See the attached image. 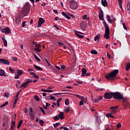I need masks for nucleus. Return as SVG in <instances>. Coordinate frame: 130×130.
Instances as JSON below:
<instances>
[{
    "label": "nucleus",
    "mask_w": 130,
    "mask_h": 130,
    "mask_svg": "<svg viewBox=\"0 0 130 130\" xmlns=\"http://www.w3.org/2000/svg\"><path fill=\"white\" fill-rule=\"evenodd\" d=\"M105 130H113V127L112 125H110L108 127H106Z\"/></svg>",
    "instance_id": "473e14b6"
},
{
    "label": "nucleus",
    "mask_w": 130,
    "mask_h": 130,
    "mask_svg": "<svg viewBox=\"0 0 130 130\" xmlns=\"http://www.w3.org/2000/svg\"><path fill=\"white\" fill-rule=\"evenodd\" d=\"M8 102H6L5 104L0 106V108H4L8 104Z\"/></svg>",
    "instance_id": "79ce46f5"
},
{
    "label": "nucleus",
    "mask_w": 130,
    "mask_h": 130,
    "mask_svg": "<svg viewBox=\"0 0 130 130\" xmlns=\"http://www.w3.org/2000/svg\"><path fill=\"white\" fill-rule=\"evenodd\" d=\"M12 59L13 60V61H17L18 60V58L17 57L12 56Z\"/></svg>",
    "instance_id": "c03bdc74"
},
{
    "label": "nucleus",
    "mask_w": 130,
    "mask_h": 130,
    "mask_svg": "<svg viewBox=\"0 0 130 130\" xmlns=\"http://www.w3.org/2000/svg\"><path fill=\"white\" fill-rule=\"evenodd\" d=\"M23 73H24L23 71L18 70V71H17V74H18V75H19V76H20V75H22Z\"/></svg>",
    "instance_id": "7c9ffc66"
},
{
    "label": "nucleus",
    "mask_w": 130,
    "mask_h": 130,
    "mask_svg": "<svg viewBox=\"0 0 130 130\" xmlns=\"http://www.w3.org/2000/svg\"><path fill=\"white\" fill-rule=\"evenodd\" d=\"M105 34L104 37L106 39H108L109 38H110V30L108 25L105 26Z\"/></svg>",
    "instance_id": "20e7f679"
},
{
    "label": "nucleus",
    "mask_w": 130,
    "mask_h": 130,
    "mask_svg": "<svg viewBox=\"0 0 130 130\" xmlns=\"http://www.w3.org/2000/svg\"><path fill=\"white\" fill-rule=\"evenodd\" d=\"M11 125L13 126H15V120L12 121Z\"/></svg>",
    "instance_id": "bf43d9fd"
},
{
    "label": "nucleus",
    "mask_w": 130,
    "mask_h": 130,
    "mask_svg": "<svg viewBox=\"0 0 130 130\" xmlns=\"http://www.w3.org/2000/svg\"><path fill=\"white\" fill-rule=\"evenodd\" d=\"M0 63L6 65H9L10 64V62L8 60L4 58L0 59Z\"/></svg>",
    "instance_id": "9b49d317"
},
{
    "label": "nucleus",
    "mask_w": 130,
    "mask_h": 130,
    "mask_svg": "<svg viewBox=\"0 0 130 130\" xmlns=\"http://www.w3.org/2000/svg\"><path fill=\"white\" fill-rule=\"evenodd\" d=\"M122 102H123V106L124 107V108L125 109L130 108V105L128 103V101H127V99L124 98Z\"/></svg>",
    "instance_id": "39448f33"
},
{
    "label": "nucleus",
    "mask_w": 130,
    "mask_h": 130,
    "mask_svg": "<svg viewBox=\"0 0 130 130\" xmlns=\"http://www.w3.org/2000/svg\"><path fill=\"white\" fill-rule=\"evenodd\" d=\"M22 123H23L22 120H20L19 121L18 124V126H17V129H19L20 127V126H21V125H22Z\"/></svg>",
    "instance_id": "cd10ccee"
},
{
    "label": "nucleus",
    "mask_w": 130,
    "mask_h": 130,
    "mask_svg": "<svg viewBox=\"0 0 130 130\" xmlns=\"http://www.w3.org/2000/svg\"><path fill=\"white\" fill-rule=\"evenodd\" d=\"M119 73L118 70H114V71L111 72V73H109L106 75L105 78L107 80L113 81L116 78V75Z\"/></svg>",
    "instance_id": "f257e3e1"
},
{
    "label": "nucleus",
    "mask_w": 130,
    "mask_h": 130,
    "mask_svg": "<svg viewBox=\"0 0 130 130\" xmlns=\"http://www.w3.org/2000/svg\"><path fill=\"white\" fill-rule=\"evenodd\" d=\"M116 127H117L118 129L119 128V127H121V124L120 123H118L117 125H116Z\"/></svg>",
    "instance_id": "8fccbe9b"
},
{
    "label": "nucleus",
    "mask_w": 130,
    "mask_h": 130,
    "mask_svg": "<svg viewBox=\"0 0 130 130\" xmlns=\"http://www.w3.org/2000/svg\"><path fill=\"white\" fill-rule=\"evenodd\" d=\"M66 68L65 65H61V69L64 70Z\"/></svg>",
    "instance_id": "774afa93"
},
{
    "label": "nucleus",
    "mask_w": 130,
    "mask_h": 130,
    "mask_svg": "<svg viewBox=\"0 0 130 130\" xmlns=\"http://www.w3.org/2000/svg\"><path fill=\"white\" fill-rule=\"evenodd\" d=\"M113 97L115 100H122L124 99L122 96V95H121L120 93L118 92H114V93L113 92Z\"/></svg>",
    "instance_id": "7ed1b4c3"
},
{
    "label": "nucleus",
    "mask_w": 130,
    "mask_h": 130,
    "mask_svg": "<svg viewBox=\"0 0 130 130\" xmlns=\"http://www.w3.org/2000/svg\"><path fill=\"white\" fill-rule=\"evenodd\" d=\"M61 13L62 14V15H63V16H64L67 19H69V20L71 19L70 16H69L66 13L64 12H61Z\"/></svg>",
    "instance_id": "4468645a"
},
{
    "label": "nucleus",
    "mask_w": 130,
    "mask_h": 130,
    "mask_svg": "<svg viewBox=\"0 0 130 130\" xmlns=\"http://www.w3.org/2000/svg\"><path fill=\"white\" fill-rule=\"evenodd\" d=\"M9 70L11 72H12V73H15V70L12 69L11 68H9Z\"/></svg>",
    "instance_id": "052dcab7"
},
{
    "label": "nucleus",
    "mask_w": 130,
    "mask_h": 130,
    "mask_svg": "<svg viewBox=\"0 0 130 130\" xmlns=\"http://www.w3.org/2000/svg\"><path fill=\"white\" fill-rule=\"evenodd\" d=\"M75 35H76L78 37H79V38H81V39H83V38L84 37V36L78 34L77 32H75Z\"/></svg>",
    "instance_id": "2f4dec72"
},
{
    "label": "nucleus",
    "mask_w": 130,
    "mask_h": 130,
    "mask_svg": "<svg viewBox=\"0 0 130 130\" xmlns=\"http://www.w3.org/2000/svg\"><path fill=\"white\" fill-rule=\"evenodd\" d=\"M26 21L23 22L22 23V27H24L26 26Z\"/></svg>",
    "instance_id": "0e129e2a"
},
{
    "label": "nucleus",
    "mask_w": 130,
    "mask_h": 130,
    "mask_svg": "<svg viewBox=\"0 0 130 130\" xmlns=\"http://www.w3.org/2000/svg\"><path fill=\"white\" fill-rule=\"evenodd\" d=\"M59 124H60L59 123H56L55 124H53V126L55 128V127H57V126H59Z\"/></svg>",
    "instance_id": "09e8293b"
},
{
    "label": "nucleus",
    "mask_w": 130,
    "mask_h": 130,
    "mask_svg": "<svg viewBox=\"0 0 130 130\" xmlns=\"http://www.w3.org/2000/svg\"><path fill=\"white\" fill-rule=\"evenodd\" d=\"M70 101L69 99H66L65 100V102H64V103H65V105L66 106H69L70 105Z\"/></svg>",
    "instance_id": "c9c22d12"
},
{
    "label": "nucleus",
    "mask_w": 130,
    "mask_h": 130,
    "mask_svg": "<svg viewBox=\"0 0 130 130\" xmlns=\"http://www.w3.org/2000/svg\"><path fill=\"white\" fill-rule=\"evenodd\" d=\"M0 76H6L5 71L3 70H0Z\"/></svg>",
    "instance_id": "b1692460"
},
{
    "label": "nucleus",
    "mask_w": 130,
    "mask_h": 130,
    "mask_svg": "<svg viewBox=\"0 0 130 130\" xmlns=\"http://www.w3.org/2000/svg\"><path fill=\"white\" fill-rule=\"evenodd\" d=\"M27 86H28V82H25V83L21 84L20 88H25L26 87H27Z\"/></svg>",
    "instance_id": "a211bd4d"
},
{
    "label": "nucleus",
    "mask_w": 130,
    "mask_h": 130,
    "mask_svg": "<svg viewBox=\"0 0 130 130\" xmlns=\"http://www.w3.org/2000/svg\"><path fill=\"white\" fill-rule=\"evenodd\" d=\"M32 44L35 45L36 48H41V45L40 44H38L37 42H32Z\"/></svg>",
    "instance_id": "f3484780"
},
{
    "label": "nucleus",
    "mask_w": 130,
    "mask_h": 130,
    "mask_svg": "<svg viewBox=\"0 0 130 130\" xmlns=\"http://www.w3.org/2000/svg\"><path fill=\"white\" fill-rule=\"evenodd\" d=\"M1 31L2 32L5 33V34H10L11 33V30L9 27H6L4 28H2L1 27H0Z\"/></svg>",
    "instance_id": "0eeeda50"
},
{
    "label": "nucleus",
    "mask_w": 130,
    "mask_h": 130,
    "mask_svg": "<svg viewBox=\"0 0 130 130\" xmlns=\"http://www.w3.org/2000/svg\"><path fill=\"white\" fill-rule=\"evenodd\" d=\"M49 97H50V99L51 100H53L54 101L56 100V99L54 96H49Z\"/></svg>",
    "instance_id": "864d4df0"
},
{
    "label": "nucleus",
    "mask_w": 130,
    "mask_h": 130,
    "mask_svg": "<svg viewBox=\"0 0 130 130\" xmlns=\"http://www.w3.org/2000/svg\"><path fill=\"white\" fill-rule=\"evenodd\" d=\"M106 117H107L108 118L111 117V118H115L114 116H113V115H112V114H110V113L106 114Z\"/></svg>",
    "instance_id": "c756f323"
},
{
    "label": "nucleus",
    "mask_w": 130,
    "mask_h": 130,
    "mask_svg": "<svg viewBox=\"0 0 130 130\" xmlns=\"http://www.w3.org/2000/svg\"><path fill=\"white\" fill-rule=\"evenodd\" d=\"M21 90H19V91L18 92H17V93L16 94V95H15V99H17V100H18V98H19V93L20 92Z\"/></svg>",
    "instance_id": "37998d69"
},
{
    "label": "nucleus",
    "mask_w": 130,
    "mask_h": 130,
    "mask_svg": "<svg viewBox=\"0 0 130 130\" xmlns=\"http://www.w3.org/2000/svg\"><path fill=\"white\" fill-rule=\"evenodd\" d=\"M86 73H87V70L84 68L82 69V75H81V76H85Z\"/></svg>",
    "instance_id": "6ab92c4d"
},
{
    "label": "nucleus",
    "mask_w": 130,
    "mask_h": 130,
    "mask_svg": "<svg viewBox=\"0 0 130 130\" xmlns=\"http://www.w3.org/2000/svg\"><path fill=\"white\" fill-rule=\"evenodd\" d=\"M71 109V108H70V107H67L66 109H64L65 112L67 113H69Z\"/></svg>",
    "instance_id": "c85d7f7f"
},
{
    "label": "nucleus",
    "mask_w": 130,
    "mask_h": 130,
    "mask_svg": "<svg viewBox=\"0 0 130 130\" xmlns=\"http://www.w3.org/2000/svg\"><path fill=\"white\" fill-rule=\"evenodd\" d=\"M30 74L33 76L34 78H35L36 79H37L38 80V79H39V76L36 75L35 73L30 72Z\"/></svg>",
    "instance_id": "5701e85b"
},
{
    "label": "nucleus",
    "mask_w": 130,
    "mask_h": 130,
    "mask_svg": "<svg viewBox=\"0 0 130 130\" xmlns=\"http://www.w3.org/2000/svg\"><path fill=\"white\" fill-rule=\"evenodd\" d=\"M22 13L24 14L25 16L28 15V9H25L22 11Z\"/></svg>",
    "instance_id": "393cba45"
},
{
    "label": "nucleus",
    "mask_w": 130,
    "mask_h": 130,
    "mask_svg": "<svg viewBox=\"0 0 130 130\" xmlns=\"http://www.w3.org/2000/svg\"><path fill=\"white\" fill-rule=\"evenodd\" d=\"M122 25H123V26L124 29L126 31H127V28H126L125 25L124 24V23H122Z\"/></svg>",
    "instance_id": "680f3d73"
},
{
    "label": "nucleus",
    "mask_w": 130,
    "mask_h": 130,
    "mask_svg": "<svg viewBox=\"0 0 130 130\" xmlns=\"http://www.w3.org/2000/svg\"><path fill=\"white\" fill-rule=\"evenodd\" d=\"M76 82H77V83L79 84H82L83 83V82L82 81H80L79 80H76Z\"/></svg>",
    "instance_id": "de8ad7c7"
},
{
    "label": "nucleus",
    "mask_w": 130,
    "mask_h": 130,
    "mask_svg": "<svg viewBox=\"0 0 130 130\" xmlns=\"http://www.w3.org/2000/svg\"><path fill=\"white\" fill-rule=\"evenodd\" d=\"M41 91L42 92H52L53 91V90H49V89H41Z\"/></svg>",
    "instance_id": "bb28decb"
},
{
    "label": "nucleus",
    "mask_w": 130,
    "mask_h": 130,
    "mask_svg": "<svg viewBox=\"0 0 130 130\" xmlns=\"http://www.w3.org/2000/svg\"><path fill=\"white\" fill-rule=\"evenodd\" d=\"M18 101V99H15V100H14V103H13V106L16 105L17 104Z\"/></svg>",
    "instance_id": "e2e57ef3"
},
{
    "label": "nucleus",
    "mask_w": 130,
    "mask_h": 130,
    "mask_svg": "<svg viewBox=\"0 0 130 130\" xmlns=\"http://www.w3.org/2000/svg\"><path fill=\"white\" fill-rule=\"evenodd\" d=\"M90 53H91V54H98V52H97L96 50H92L90 51Z\"/></svg>",
    "instance_id": "e433bc0d"
},
{
    "label": "nucleus",
    "mask_w": 130,
    "mask_h": 130,
    "mask_svg": "<svg viewBox=\"0 0 130 130\" xmlns=\"http://www.w3.org/2000/svg\"><path fill=\"white\" fill-rule=\"evenodd\" d=\"M99 16L104 17L103 11L102 9H100V11L99 12Z\"/></svg>",
    "instance_id": "58836bf2"
},
{
    "label": "nucleus",
    "mask_w": 130,
    "mask_h": 130,
    "mask_svg": "<svg viewBox=\"0 0 130 130\" xmlns=\"http://www.w3.org/2000/svg\"><path fill=\"white\" fill-rule=\"evenodd\" d=\"M35 99L37 101H40V99H39V97L37 95H36L35 96Z\"/></svg>",
    "instance_id": "6e6d98bb"
},
{
    "label": "nucleus",
    "mask_w": 130,
    "mask_h": 130,
    "mask_svg": "<svg viewBox=\"0 0 130 130\" xmlns=\"http://www.w3.org/2000/svg\"><path fill=\"white\" fill-rule=\"evenodd\" d=\"M114 92H107L103 96L106 99H111L113 97Z\"/></svg>",
    "instance_id": "423d86ee"
},
{
    "label": "nucleus",
    "mask_w": 130,
    "mask_h": 130,
    "mask_svg": "<svg viewBox=\"0 0 130 130\" xmlns=\"http://www.w3.org/2000/svg\"><path fill=\"white\" fill-rule=\"evenodd\" d=\"M45 22V20L42 17H40L39 19V22H38V27H41L42 25Z\"/></svg>",
    "instance_id": "6e6552de"
},
{
    "label": "nucleus",
    "mask_w": 130,
    "mask_h": 130,
    "mask_svg": "<svg viewBox=\"0 0 130 130\" xmlns=\"http://www.w3.org/2000/svg\"><path fill=\"white\" fill-rule=\"evenodd\" d=\"M58 117H59V118L61 119H63L65 118V117L64 116V114H63V112H62V111H60L59 112V114L58 115Z\"/></svg>",
    "instance_id": "ddd939ff"
},
{
    "label": "nucleus",
    "mask_w": 130,
    "mask_h": 130,
    "mask_svg": "<svg viewBox=\"0 0 130 130\" xmlns=\"http://www.w3.org/2000/svg\"><path fill=\"white\" fill-rule=\"evenodd\" d=\"M59 119V117L57 116H56L54 118V120L55 121H57Z\"/></svg>",
    "instance_id": "13d9d810"
},
{
    "label": "nucleus",
    "mask_w": 130,
    "mask_h": 130,
    "mask_svg": "<svg viewBox=\"0 0 130 130\" xmlns=\"http://www.w3.org/2000/svg\"><path fill=\"white\" fill-rule=\"evenodd\" d=\"M99 19L100 20H103V24H104L105 26L108 25V24H107V22L105 21V20L104 18V16H99Z\"/></svg>",
    "instance_id": "2eb2a0df"
},
{
    "label": "nucleus",
    "mask_w": 130,
    "mask_h": 130,
    "mask_svg": "<svg viewBox=\"0 0 130 130\" xmlns=\"http://www.w3.org/2000/svg\"><path fill=\"white\" fill-rule=\"evenodd\" d=\"M29 115L31 119L34 120L35 119V117L33 116V114H29Z\"/></svg>",
    "instance_id": "69168bd1"
},
{
    "label": "nucleus",
    "mask_w": 130,
    "mask_h": 130,
    "mask_svg": "<svg viewBox=\"0 0 130 130\" xmlns=\"http://www.w3.org/2000/svg\"><path fill=\"white\" fill-rule=\"evenodd\" d=\"M38 61H41L40 58H39L36 55H35V58Z\"/></svg>",
    "instance_id": "4d7b16f0"
},
{
    "label": "nucleus",
    "mask_w": 130,
    "mask_h": 130,
    "mask_svg": "<svg viewBox=\"0 0 130 130\" xmlns=\"http://www.w3.org/2000/svg\"><path fill=\"white\" fill-rule=\"evenodd\" d=\"M39 122H40V124L41 125V126H43L44 121L43 120H40Z\"/></svg>",
    "instance_id": "49530a36"
},
{
    "label": "nucleus",
    "mask_w": 130,
    "mask_h": 130,
    "mask_svg": "<svg viewBox=\"0 0 130 130\" xmlns=\"http://www.w3.org/2000/svg\"><path fill=\"white\" fill-rule=\"evenodd\" d=\"M69 7L73 10H76L78 8V4L75 0H71L69 3Z\"/></svg>",
    "instance_id": "f03ea898"
},
{
    "label": "nucleus",
    "mask_w": 130,
    "mask_h": 130,
    "mask_svg": "<svg viewBox=\"0 0 130 130\" xmlns=\"http://www.w3.org/2000/svg\"><path fill=\"white\" fill-rule=\"evenodd\" d=\"M67 14L71 16V17H72L73 19L76 18V16L75 15H74L73 14H72L70 13L67 12Z\"/></svg>",
    "instance_id": "a19ab883"
},
{
    "label": "nucleus",
    "mask_w": 130,
    "mask_h": 130,
    "mask_svg": "<svg viewBox=\"0 0 130 130\" xmlns=\"http://www.w3.org/2000/svg\"><path fill=\"white\" fill-rule=\"evenodd\" d=\"M106 17H107V20H108V22L110 23H112V22H113V20H112L111 19L110 16L109 15H107Z\"/></svg>",
    "instance_id": "412c9836"
},
{
    "label": "nucleus",
    "mask_w": 130,
    "mask_h": 130,
    "mask_svg": "<svg viewBox=\"0 0 130 130\" xmlns=\"http://www.w3.org/2000/svg\"><path fill=\"white\" fill-rule=\"evenodd\" d=\"M22 19L21 18V17H19L18 16H17V17H16L15 18V23L17 25H20Z\"/></svg>",
    "instance_id": "f8f14e48"
},
{
    "label": "nucleus",
    "mask_w": 130,
    "mask_h": 130,
    "mask_svg": "<svg viewBox=\"0 0 130 130\" xmlns=\"http://www.w3.org/2000/svg\"><path fill=\"white\" fill-rule=\"evenodd\" d=\"M87 15H83V17H82V19H83V20H84V19H87Z\"/></svg>",
    "instance_id": "338daca9"
},
{
    "label": "nucleus",
    "mask_w": 130,
    "mask_h": 130,
    "mask_svg": "<svg viewBox=\"0 0 130 130\" xmlns=\"http://www.w3.org/2000/svg\"><path fill=\"white\" fill-rule=\"evenodd\" d=\"M119 7H120V8L122 10V12H124V10L122 8V4H119Z\"/></svg>",
    "instance_id": "5fc2aeb1"
},
{
    "label": "nucleus",
    "mask_w": 130,
    "mask_h": 130,
    "mask_svg": "<svg viewBox=\"0 0 130 130\" xmlns=\"http://www.w3.org/2000/svg\"><path fill=\"white\" fill-rule=\"evenodd\" d=\"M102 5L104 7H107L108 6V3L106 0H102L101 1Z\"/></svg>",
    "instance_id": "dca6fc26"
},
{
    "label": "nucleus",
    "mask_w": 130,
    "mask_h": 130,
    "mask_svg": "<svg viewBox=\"0 0 130 130\" xmlns=\"http://www.w3.org/2000/svg\"><path fill=\"white\" fill-rule=\"evenodd\" d=\"M9 95H10V94L7 93H5L3 95V96H5V97H6V98H8L9 96Z\"/></svg>",
    "instance_id": "3c124183"
},
{
    "label": "nucleus",
    "mask_w": 130,
    "mask_h": 130,
    "mask_svg": "<svg viewBox=\"0 0 130 130\" xmlns=\"http://www.w3.org/2000/svg\"><path fill=\"white\" fill-rule=\"evenodd\" d=\"M2 39L3 41V43L4 44V46L5 47H7V41H6V39L4 37H2Z\"/></svg>",
    "instance_id": "4be33fe9"
},
{
    "label": "nucleus",
    "mask_w": 130,
    "mask_h": 130,
    "mask_svg": "<svg viewBox=\"0 0 130 130\" xmlns=\"http://www.w3.org/2000/svg\"><path fill=\"white\" fill-rule=\"evenodd\" d=\"M34 67L37 70V71H43V69L41 68L40 66H37V65H34Z\"/></svg>",
    "instance_id": "aec40b11"
},
{
    "label": "nucleus",
    "mask_w": 130,
    "mask_h": 130,
    "mask_svg": "<svg viewBox=\"0 0 130 130\" xmlns=\"http://www.w3.org/2000/svg\"><path fill=\"white\" fill-rule=\"evenodd\" d=\"M62 100V98H60V99L57 100V107H59V106H60V102Z\"/></svg>",
    "instance_id": "a878e982"
},
{
    "label": "nucleus",
    "mask_w": 130,
    "mask_h": 130,
    "mask_svg": "<svg viewBox=\"0 0 130 130\" xmlns=\"http://www.w3.org/2000/svg\"><path fill=\"white\" fill-rule=\"evenodd\" d=\"M118 106L111 107V110H112V114H116L117 113Z\"/></svg>",
    "instance_id": "1a4fd4ad"
},
{
    "label": "nucleus",
    "mask_w": 130,
    "mask_h": 130,
    "mask_svg": "<svg viewBox=\"0 0 130 130\" xmlns=\"http://www.w3.org/2000/svg\"><path fill=\"white\" fill-rule=\"evenodd\" d=\"M127 10L130 13V3L127 4Z\"/></svg>",
    "instance_id": "4c0bfd02"
},
{
    "label": "nucleus",
    "mask_w": 130,
    "mask_h": 130,
    "mask_svg": "<svg viewBox=\"0 0 130 130\" xmlns=\"http://www.w3.org/2000/svg\"><path fill=\"white\" fill-rule=\"evenodd\" d=\"M34 50H35V51H36L39 52H40L41 51V49H39V48H36V47H35V48H34Z\"/></svg>",
    "instance_id": "a18cd8bd"
},
{
    "label": "nucleus",
    "mask_w": 130,
    "mask_h": 130,
    "mask_svg": "<svg viewBox=\"0 0 130 130\" xmlns=\"http://www.w3.org/2000/svg\"><path fill=\"white\" fill-rule=\"evenodd\" d=\"M130 69V63H127L126 66V71H128Z\"/></svg>",
    "instance_id": "72a5a7b5"
},
{
    "label": "nucleus",
    "mask_w": 130,
    "mask_h": 130,
    "mask_svg": "<svg viewBox=\"0 0 130 130\" xmlns=\"http://www.w3.org/2000/svg\"><path fill=\"white\" fill-rule=\"evenodd\" d=\"M100 37V35H97L95 37H94V41H99V38Z\"/></svg>",
    "instance_id": "f704fd0d"
},
{
    "label": "nucleus",
    "mask_w": 130,
    "mask_h": 130,
    "mask_svg": "<svg viewBox=\"0 0 130 130\" xmlns=\"http://www.w3.org/2000/svg\"><path fill=\"white\" fill-rule=\"evenodd\" d=\"M40 109L41 111L43 113L44 115H46V112L43 108L40 107Z\"/></svg>",
    "instance_id": "ea45409f"
},
{
    "label": "nucleus",
    "mask_w": 130,
    "mask_h": 130,
    "mask_svg": "<svg viewBox=\"0 0 130 130\" xmlns=\"http://www.w3.org/2000/svg\"><path fill=\"white\" fill-rule=\"evenodd\" d=\"M103 99L102 96H100L99 97H95V98H92L91 100L94 102V103H97L98 102H99L101 100Z\"/></svg>",
    "instance_id": "9d476101"
},
{
    "label": "nucleus",
    "mask_w": 130,
    "mask_h": 130,
    "mask_svg": "<svg viewBox=\"0 0 130 130\" xmlns=\"http://www.w3.org/2000/svg\"><path fill=\"white\" fill-rule=\"evenodd\" d=\"M8 121H5L3 123V126L5 127V125H8Z\"/></svg>",
    "instance_id": "603ef678"
}]
</instances>
